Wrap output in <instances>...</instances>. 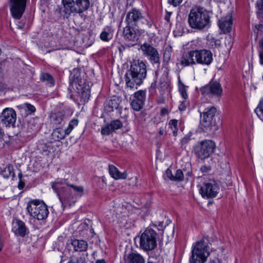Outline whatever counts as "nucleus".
<instances>
[{"mask_svg":"<svg viewBox=\"0 0 263 263\" xmlns=\"http://www.w3.org/2000/svg\"><path fill=\"white\" fill-rule=\"evenodd\" d=\"M147 74L146 65L141 60H134L130 68L125 75V81L127 87L134 88L140 86L146 78Z\"/></svg>","mask_w":263,"mask_h":263,"instance_id":"obj_1","label":"nucleus"},{"mask_svg":"<svg viewBox=\"0 0 263 263\" xmlns=\"http://www.w3.org/2000/svg\"><path fill=\"white\" fill-rule=\"evenodd\" d=\"M187 22L194 29L201 30L208 28L211 25L209 12L203 7H195L190 10Z\"/></svg>","mask_w":263,"mask_h":263,"instance_id":"obj_2","label":"nucleus"},{"mask_svg":"<svg viewBox=\"0 0 263 263\" xmlns=\"http://www.w3.org/2000/svg\"><path fill=\"white\" fill-rule=\"evenodd\" d=\"M210 255L209 247L204 239L196 242L192 251L190 263H204Z\"/></svg>","mask_w":263,"mask_h":263,"instance_id":"obj_3","label":"nucleus"},{"mask_svg":"<svg viewBox=\"0 0 263 263\" xmlns=\"http://www.w3.org/2000/svg\"><path fill=\"white\" fill-rule=\"evenodd\" d=\"M159 234L153 229L147 228L140 236V248L144 251H151L157 246Z\"/></svg>","mask_w":263,"mask_h":263,"instance_id":"obj_4","label":"nucleus"},{"mask_svg":"<svg viewBox=\"0 0 263 263\" xmlns=\"http://www.w3.org/2000/svg\"><path fill=\"white\" fill-rule=\"evenodd\" d=\"M27 210L31 216L39 220L45 219L49 214L47 205L43 201L38 200L29 202Z\"/></svg>","mask_w":263,"mask_h":263,"instance_id":"obj_5","label":"nucleus"},{"mask_svg":"<svg viewBox=\"0 0 263 263\" xmlns=\"http://www.w3.org/2000/svg\"><path fill=\"white\" fill-rule=\"evenodd\" d=\"M125 22L127 25L132 26H142L149 28L152 26V22L145 18L141 11L136 8H132L127 12Z\"/></svg>","mask_w":263,"mask_h":263,"instance_id":"obj_6","label":"nucleus"},{"mask_svg":"<svg viewBox=\"0 0 263 263\" xmlns=\"http://www.w3.org/2000/svg\"><path fill=\"white\" fill-rule=\"evenodd\" d=\"M65 14L81 13L89 7V0H63Z\"/></svg>","mask_w":263,"mask_h":263,"instance_id":"obj_7","label":"nucleus"},{"mask_svg":"<svg viewBox=\"0 0 263 263\" xmlns=\"http://www.w3.org/2000/svg\"><path fill=\"white\" fill-rule=\"evenodd\" d=\"M216 108L210 106L205 109L200 121V128L204 132H213L216 129V122L214 120Z\"/></svg>","mask_w":263,"mask_h":263,"instance_id":"obj_8","label":"nucleus"},{"mask_svg":"<svg viewBox=\"0 0 263 263\" xmlns=\"http://www.w3.org/2000/svg\"><path fill=\"white\" fill-rule=\"evenodd\" d=\"M216 148L215 143L210 140L200 141L196 147V155L198 158L204 160L209 158Z\"/></svg>","mask_w":263,"mask_h":263,"instance_id":"obj_9","label":"nucleus"},{"mask_svg":"<svg viewBox=\"0 0 263 263\" xmlns=\"http://www.w3.org/2000/svg\"><path fill=\"white\" fill-rule=\"evenodd\" d=\"M143 55L147 57L150 62L158 67L160 64V55L157 49L148 43L145 42L140 46Z\"/></svg>","mask_w":263,"mask_h":263,"instance_id":"obj_10","label":"nucleus"},{"mask_svg":"<svg viewBox=\"0 0 263 263\" xmlns=\"http://www.w3.org/2000/svg\"><path fill=\"white\" fill-rule=\"evenodd\" d=\"M217 184L214 181L203 183L199 192L203 198H212L215 197L219 192Z\"/></svg>","mask_w":263,"mask_h":263,"instance_id":"obj_11","label":"nucleus"},{"mask_svg":"<svg viewBox=\"0 0 263 263\" xmlns=\"http://www.w3.org/2000/svg\"><path fill=\"white\" fill-rule=\"evenodd\" d=\"M16 120L15 110L11 108H6L3 110L1 116V122L6 127L14 126Z\"/></svg>","mask_w":263,"mask_h":263,"instance_id":"obj_12","label":"nucleus"},{"mask_svg":"<svg viewBox=\"0 0 263 263\" xmlns=\"http://www.w3.org/2000/svg\"><path fill=\"white\" fill-rule=\"evenodd\" d=\"M197 64L209 65L213 61V54L206 49L196 50Z\"/></svg>","mask_w":263,"mask_h":263,"instance_id":"obj_13","label":"nucleus"},{"mask_svg":"<svg viewBox=\"0 0 263 263\" xmlns=\"http://www.w3.org/2000/svg\"><path fill=\"white\" fill-rule=\"evenodd\" d=\"M145 98V90H140L135 92L134 99L130 103L133 109L136 111L141 110L143 107Z\"/></svg>","mask_w":263,"mask_h":263,"instance_id":"obj_14","label":"nucleus"},{"mask_svg":"<svg viewBox=\"0 0 263 263\" xmlns=\"http://www.w3.org/2000/svg\"><path fill=\"white\" fill-rule=\"evenodd\" d=\"M204 95H212L220 97L222 93V88L220 84L217 82H211L201 89Z\"/></svg>","mask_w":263,"mask_h":263,"instance_id":"obj_15","label":"nucleus"},{"mask_svg":"<svg viewBox=\"0 0 263 263\" xmlns=\"http://www.w3.org/2000/svg\"><path fill=\"white\" fill-rule=\"evenodd\" d=\"M123 35L126 40L136 42L140 36V31L138 29H135L131 25H128L124 28Z\"/></svg>","mask_w":263,"mask_h":263,"instance_id":"obj_16","label":"nucleus"},{"mask_svg":"<svg viewBox=\"0 0 263 263\" xmlns=\"http://www.w3.org/2000/svg\"><path fill=\"white\" fill-rule=\"evenodd\" d=\"M12 231L15 235L22 237L29 233V230L25 223L19 219H16L13 222Z\"/></svg>","mask_w":263,"mask_h":263,"instance_id":"obj_17","label":"nucleus"},{"mask_svg":"<svg viewBox=\"0 0 263 263\" xmlns=\"http://www.w3.org/2000/svg\"><path fill=\"white\" fill-rule=\"evenodd\" d=\"M196 50H192L183 54L181 58L180 64L184 66L193 65L197 64L196 61Z\"/></svg>","mask_w":263,"mask_h":263,"instance_id":"obj_18","label":"nucleus"},{"mask_svg":"<svg viewBox=\"0 0 263 263\" xmlns=\"http://www.w3.org/2000/svg\"><path fill=\"white\" fill-rule=\"evenodd\" d=\"M218 26L223 33H229L232 29V16L230 13L219 20Z\"/></svg>","mask_w":263,"mask_h":263,"instance_id":"obj_19","label":"nucleus"},{"mask_svg":"<svg viewBox=\"0 0 263 263\" xmlns=\"http://www.w3.org/2000/svg\"><path fill=\"white\" fill-rule=\"evenodd\" d=\"M71 245L75 251H85L88 248L87 242L84 240L74 239L71 240Z\"/></svg>","mask_w":263,"mask_h":263,"instance_id":"obj_20","label":"nucleus"},{"mask_svg":"<svg viewBox=\"0 0 263 263\" xmlns=\"http://www.w3.org/2000/svg\"><path fill=\"white\" fill-rule=\"evenodd\" d=\"M109 172L110 176L116 180L125 179L127 177L125 172L121 173L117 167L112 165H109Z\"/></svg>","mask_w":263,"mask_h":263,"instance_id":"obj_21","label":"nucleus"},{"mask_svg":"<svg viewBox=\"0 0 263 263\" xmlns=\"http://www.w3.org/2000/svg\"><path fill=\"white\" fill-rule=\"evenodd\" d=\"M126 263H145V260L140 254L132 253L127 256Z\"/></svg>","mask_w":263,"mask_h":263,"instance_id":"obj_22","label":"nucleus"},{"mask_svg":"<svg viewBox=\"0 0 263 263\" xmlns=\"http://www.w3.org/2000/svg\"><path fill=\"white\" fill-rule=\"evenodd\" d=\"M13 171V166L11 164H8L3 168L0 167V174L5 178L11 177L13 179L15 177V174Z\"/></svg>","mask_w":263,"mask_h":263,"instance_id":"obj_23","label":"nucleus"},{"mask_svg":"<svg viewBox=\"0 0 263 263\" xmlns=\"http://www.w3.org/2000/svg\"><path fill=\"white\" fill-rule=\"evenodd\" d=\"M66 135H67L66 134V130H64L60 127L55 128L51 134L52 139L55 141H59L64 139Z\"/></svg>","mask_w":263,"mask_h":263,"instance_id":"obj_24","label":"nucleus"},{"mask_svg":"<svg viewBox=\"0 0 263 263\" xmlns=\"http://www.w3.org/2000/svg\"><path fill=\"white\" fill-rule=\"evenodd\" d=\"M118 100L117 99H111L107 101L105 106V109L107 112H111L115 109L119 107Z\"/></svg>","mask_w":263,"mask_h":263,"instance_id":"obj_25","label":"nucleus"},{"mask_svg":"<svg viewBox=\"0 0 263 263\" xmlns=\"http://www.w3.org/2000/svg\"><path fill=\"white\" fill-rule=\"evenodd\" d=\"M64 118V114L62 111L54 113L51 116L52 122L55 124H60L62 123Z\"/></svg>","mask_w":263,"mask_h":263,"instance_id":"obj_26","label":"nucleus"},{"mask_svg":"<svg viewBox=\"0 0 263 263\" xmlns=\"http://www.w3.org/2000/svg\"><path fill=\"white\" fill-rule=\"evenodd\" d=\"M62 184L59 182H55L52 183L51 186L53 190L55 191V192L57 193L59 199L62 204L63 206L66 204V201L63 199V198L60 195V189L61 187Z\"/></svg>","mask_w":263,"mask_h":263,"instance_id":"obj_27","label":"nucleus"},{"mask_svg":"<svg viewBox=\"0 0 263 263\" xmlns=\"http://www.w3.org/2000/svg\"><path fill=\"white\" fill-rule=\"evenodd\" d=\"M41 81L46 82L47 84L52 86L54 84V80L52 76L48 73H43L40 77Z\"/></svg>","mask_w":263,"mask_h":263,"instance_id":"obj_28","label":"nucleus"},{"mask_svg":"<svg viewBox=\"0 0 263 263\" xmlns=\"http://www.w3.org/2000/svg\"><path fill=\"white\" fill-rule=\"evenodd\" d=\"M179 91L182 98L184 100H186L188 97L186 87L180 81V80H179Z\"/></svg>","mask_w":263,"mask_h":263,"instance_id":"obj_29","label":"nucleus"},{"mask_svg":"<svg viewBox=\"0 0 263 263\" xmlns=\"http://www.w3.org/2000/svg\"><path fill=\"white\" fill-rule=\"evenodd\" d=\"M255 112L258 118L263 121V99L260 100L257 107L255 109Z\"/></svg>","mask_w":263,"mask_h":263,"instance_id":"obj_30","label":"nucleus"},{"mask_svg":"<svg viewBox=\"0 0 263 263\" xmlns=\"http://www.w3.org/2000/svg\"><path fill=\"white\" fill-rule=\"evenodd\" d=\"M172 52V47L171 46H167L164 50L163 53V60L164 62H168L171 57V54Z\"/></svg>","mask_w":263,"mask_h":263,"instance_id":"obj_31","label":"nucleus"},{"mask_svg":"<svg viewBox=\"0 0 263 263\" xmlns=\"http://www.w3.org/2000/svg\"><path fill=\"white\" fill-rule=\"evenodd\" d=\"M258 51L259 52V63L263 65V38L259 42Z\"/></svg>","mask_w":263,"mask_h":263,"instance_id":"obj_32","label":"nucleus"},{"mask_svg":"<svg viewBox=\"0 0 263 263\" xmlns=\"http://www.w3.org/2000/svg\"><path fill=\"white\" fill-rule=\"evenodd\" d=\"M79 121L77 119L71 120L68 125V127L65 129L66 134L68 135L74 128V127L78 125Z\"/></svg>","mask_w":263,"mask_h":263,"instance_id":"obj_33","label":"nucleus"},{"mask_svg":"<svg viewBox=\"0 0 263 263\" xmlns=\"http://www.w3.org/2000/svg\"><path fill=\"white\" fill-rule=\"evenodd\" d=\"M109 124H110V126H111V128L114 131L119 129L123 126L122 122L118 119L111 121Z\"/></svg>","mask_w":263,"mask_h":263,"instance_id":"obj_34","label":"nucleus"},{"mask_svg":"<svg viewBox=\"0 0 263 263\" xmlns=\"http://www.w3.org/2000/svg\"><path fill=\"white\" fill-rule=\"evenodd\" d=\"M114 132L110 124H106L104 127H102L101 134L103 135H109Z\"/></svg>","mask_w":263,"mask_h":263,"instance_id":"obj_35","label":"nucleus"},{"mask_svg":"<svg viewBox=\"0 0 263 263\" xmlns=\"http://www.w3.org/2000/svg\"><path fill=\"white\" fill-rule=\"evenodd\" d=\"M177 123V120L175 119L171 120L169 122V126L170 128H172V130L174 135H175L177 134L178 131Z\"/></svg>","mask_w":263,"mask_h":263,"instance_id":"obj_36","label":"nucleus"},{"mask_svg":"<svg viewBox=\"0 0 263 263\" xmlns=\"http://www.w3.org/2000/svg\"><path fill=\"white\" fill-rule=\"evenodd\" d=\"M184 179V175L181 170H177L175 176H174V181H181Z\"/></svg>","mask_w":263,"mask_h":263,"instance_id":"obj_37","label":"nucleus"},{"mask_svg":"<svg viewBox=\"0 0 263 263\" xmlns=\"http://www.w3.org/2000/svg\"><path fill=\"white\" fill-rule=\"evenodd\" d=\"M100 38L104 41H108L111 38V35L110 33L103 31L100 34Z\"/></svg>","mask_w":263,"mask_h":263,"instance_id":"obj_38","label":"nucleus"},{"mask_svg":"<svg viewBox=\"0 0 263 263\" xmlns=\"http://www.w3.org/2000/svg\"><path fill=\"white\" fill-rule=\"evenodd\" d=\"M23 105L29 114H31L35 111V107L30 104L25 103Z\"/></svg>","mask_w":263,"mask_h":263,"instance_id":"obj_39","label":"nucleus"},{"mask_svg":"<svg viewBox=\"0 0 263 263\" xmlns=\"http://www.w3.org/2000/svg\"><path fill=\"white\" fill-rule=\"evenodd\" d=\"M70 186L71 187L75 192H76L77 193H78V194L79 195H80V196H81L83 193V188L82 186H76V185H70Z\"/></svg>","mask_w":263,"mask_h":263,"instance_id":"obj_40","label":"nucleus"},{"mask_svg":"<svg viewBox=\"0 0 263 263\" xmlns=\"http://www.w3.org/2000/svg\"><path fill=\"white\" fill-rule=\"evenodd\" d=\"M256 5L259 10V12H258V16L260 17V13H263V0H258L256 2Z\"/></svg>","mask_w":263,"mask_h":263,"instance_id":"obj_41","label":"nucleus"},{"mask_svg":"<svg viewBox=\"0 0 263 263\" xmlns=\"http://www.w3.org/2000/svg\"><path fill=\"white\" fill-rule=\"evenodd\" d=\"M18 178H19V183H18V187L19 189H23L24 188V187L25 186V183L22 180V177H23V175L22 174V173H20L18 174Z\"/></svg>","mask_w":263,"mask_h":263,"instance_id":"obj_42","label":"nucleus"},{"mask_svg":"<svg viewBox=\"0 0 263 263\" xmlns=\"http://www.w3.org/2000/svg\"><path fill=\"white\" fill-rule=\"evenodd\" d=\"M182 1L183 0H168V3L174 7H177L179 6Z\"/></svg>","mask_w":263,"mask_h":263,"instance_id":"obj_43","label":"nucleus"},{"mask_svg":"<svg viewBox=\"0 0 263 263\" xmlns=\"http://www.w3.org/2000/svg\"><path fill=\"white\" fill-rule=\"evenodd\" d=\"M165 175L170 180L174 181V176L173 175L171 170L167 169L165 171Z\"/></svg>","mask_w":263,"mask_h":263,"instance_id":"obj_44","label":"nucleus"},{"mask_svg":"<svg viewBox=\"0 0 263 263\" xmlns=\"http://www.w3.org/2000/svg\"><path fill=\"white\" fill-rule=\"evenodd\" d=\"M200 170L203 174H205L210 172L211 170V167L209 166L203 165L200 167Z\"/></svg>","mask_w":263,"mask_h":263,"instance_id":"obj_45","label":"nucleus"},{"mask_svg":"<svg viewBox=\"0 0 263 263\" xmlns=\"http://www.w3.org/2000/svg\"><path fill=\"white\" fill-rule=\"evenodd\" d=\"M188 103L186 101V100H184V101H182L181 104L179 106V109L180 110H184L186 108V105H187Z\"/></svg>","mask_w":263,"mask_h":263,"instance_id":"obj_46","label":"nucleus"},{"mask_svg":"<svg viewBox=\"0 0 263 263\" xmlns=\"http://www.w3.org/2000/svg\"><path fill=\"white\" fill-rule=\"evenodd\" d=\"M190 140V138L188 136H185L181 141V143L182 146H183V145H185L187 144Z\"/></svg>","mask_w":263,"mask_h":263,"instance_id":"obj_47","label":"nucleus"},{"mask_svg":"<svg viewBox=\"0 0 263 263\" xmlns=\"http://www.w3.org/2000/svg\"><path fill=\"white\" fill-rule=\"evenodd\" d=\"M82 95L83 97H85V98H87V99H89V98L90 96L89 89H87L86 91L84 90H83V91L82 92Z\"/></svg>","mask_w":263,"mask_h":263,"instance_id":"obj_48","label":"nucleus"},{"mask_svg":"<svg viewBox=\"0 0 263 263\" xmlns=\"http://www.w3.org/2000/svg\"><path fill=\"white\" fill-rule=\"evenodd\" d=\"M225 39L227 41L229 46H231L233 43V39L232 35H229L228 36L226 37Z\"/></svg>","mask_w":263,"mask_h":263,"instance_id":"obj_49","label":"nucleus"},{"mask_svg":"<svg viewBox=\"0 0 263 263\" xmlns=\"http://www.w3.org/2000/svg\"><path fill=\"white\" fill-rule=\"evenodd\" d=\"M208 263H220V260L218 258L210 259Z\"/></svg>","mask_w":263,"mask_h":263,"instance_id":"obj_50","label":"nucleus"},{"mask_svg":"<svg viewBox=\"0 0 263 263\" xmlns=\"http://www.w3.org/2000/svg\"><path fill=\"white\" fill-rule=\"evenodd\" d=\"M168 114V109L166 108H163L161 110V115H165Z\"/></svg>","mask_w":263,"mask_h":263,"instance_id":"obj_51","label":"nucleus"},{"mask_svg":"<svg viewBox=\"0 0 263 263\" xmlns=\"http://www.w3.org/2000/svg\"><path fill=\"white\" fill-rule=\"evenodd\" d=\"M262 27H263V25L261 24H259L256 25L255 26V29L257 30V34H258V31L260 30L261 29H262Z\"/></svg>","mask_w":263,"mask_h":263,"instance_id":"obj_52","label":"nucleus"},{"mask_svg":"<svg viewBox=\"0 0 263 263\" xmlns=\"http://www.w3.org/2000/svg\"><path fill=\"white\" fill-rule=\"evenodd\" d=\"M165 130L164 128H163V127L160 128L159 131V136L163 135L165 134Z\"/></svg>","mask_w":263,"mask_h":263,"instance_id":"obj_53","label":"nucleus"},{"mask_svg":"<svg viewBox=\"0 0 263 263\" xmlns=\"http://www.w3.org/2000/svg\"><path fill=\"white\" fill-rule=\"evenodd\" d=\"M157 102L159 104H162L164 102V99L163 98H160L158 100Z\"/></svg>","mask_w":263,"mask_h":263,"instance_id":"obj_54","label":"nucleus"},{"mask_svg":"<svg viewBox=\"0 0 263 263\" xmlns=\"http://www.w3.org/2000/svg\"><path fill=\"white\" fill-rule=\"evenodd\" d=\"M50 144V143H48V144H45V146L47 147L46 149H44V151L46 152V151H48L49 152L50 151V149H49V145Z\"/></svg>","mask_w":263,"mask_h":263,"instance_id":"obj_55","label":"nucleus"},{"mask_svg":"<svg viewBox=\"0 0 263 263\" xmlns=\"http://www.w3.org/2000/svg\"><path fill=\"white\" fill-rule=\"evenodd\" d=\"M214 40V42L215 43V46H216L217 45L218 46H219L220 45V44L217 43V42H219V40H216V39H213Z\"/></svg>","mask_w":263,"mask_h":263,"instance_id":"obj_56","label":"nucleus"},{"mask_svg":"<svg viewBox=\"0 0 263 263\" xmlns=\"http://www.w3.org/2000/svg\"><path fill=\"white\" fill-rule=\"evenodd\" d=\"M96 263H105V262L103 259H102L97 260Z\"/></svg>","mask_w":263,"mask_h":263,"instance_id":"obj_57","label":"nucleus"},{"mask_svg":"<svg viewBox=\"0 0 263 263\" xmlns=\"http://www.w3.org/2000/svg\"><path fill=\"white\" fill-rule=\"evenodd\" d=\"M41 2L43 4H45L47 3V2H48L49 1H50V0H41Z\"/></svg>","mask_w":263,"mask_h":263,"instance_id":"obj_58","label":"nucleus"},{"mask_svg":"<svg viewBox=\"0 0 263 263\" xmlns=\"http://www.w3.org/2000/svg\"><path fill=\"white\" fill-rule=\"evenodd\" d=\"M186 175H187L189 177H191L192 175V172L189 171L188 172H187Z\"/></svg>","mask_w":263,"mask_h":263,"instance_id":"obj_59","label":"nucleus"},{"mask_svg":"<svg viewBox=\"0 0 263 263\" xmlns=\"http://www.w3.org/2000/svg\"><path fill=\"white\" fill-rule=\"evenodd\" d=\"M147 263H158L156 261H153L151 260H149Z\"/></svg>","mask_w":263,"mask_h":263,"instance_id":"obj_60","label":"nucleus"},{"mask_svg":"<svg viewBox=\"0 0 263 263\" xmlns=\"http://www.w3.org/2000/svg\"><path fill=\"white\" fill-rule=\"evenodd\" d=\"M169 18H170V16H167V15H166V16H165V20H166L167 22H168V21H169Z\"/></svg>","mask_w":263,"mask_h":263,"instance_id":"obj_61","label":"nucleus"}]
</instances>
